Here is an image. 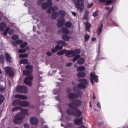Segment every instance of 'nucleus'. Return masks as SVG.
I'll return each mask as SVG.
<instances>
[{
	"mask_svg": "<svg viewBox=\"0 0 128 128\" xmlns=\"http://www.w3.org/2000/svg\"><path fill=\"white\" fill-rule=\"evenodd\" d=\"M62 31L63 33L66 34H68L69 32L68 30L65 27L62 28Z\"/></svg>",
	"mask_w": 128,
	"mask_h": 128,
	"instance_id": "29",
	"label": "nucleus"
},
{
	"mask_svg": "<svg viewBox=\"0 0 128 128\" xmlns=\"http://www.w3.org/2000/svg\"><path fill=\"white\" fill-rule=\"evenodd\" d=\"M58 23L57 24V26L58 27H61L64 24L65 20L63 16H62L60 17L58 20Z\"/></svg>",
	"mask_w": 128,
	"mask_h": 128,
	"instance_id": "7",
	"label": "nucleus"
},
{
	"mask_svg": "<svg viewBox=\"0 0 128 128\" xmlns=\"http://www.w3.org/2000/svg\"><path fill=\"white\" fill-rule=\"evenodd\" d=\"M82 118H81L80 119L75 118L74 120V122L75 124L78 125H80L82 124Z\"/></svg>",
	"mask_w": 128,
	"mask_h": 128,
	"instance_id": "17",
	"label": "nucleus"
},
{
	"mask_svg": "<svg viewBox=\"0 0 128 128\" xmlns=\"http://www.w3.org/2000/svg\"><path fill=\"white\" fill-rule=\"evenodd\" d=\"M20 112V113H21L22 115L24 116L25 115H28L29 114L28 113V110L26 109H22L21 108Z\"/></svg>",
	"mask_w": 128,
	"mask_h": 128,
	"instance_id": "18",
	"label": "nucleus"
},
{
	"mask_svg": "<svg viewBox=\"0 0 128 128\" xmlns=\"http://www.w3.org/2000/svg\"><path fill=\"white\" fill-rule=\"evenodd\" d=\"M97 106L99 108H101V107L100 104L99 102H98L97 104Z\"/></svg>",
	"mask_w": 128,
	"mask_h": 128,
	"instance_id": "62",
	"label": "nucleus"
},
{
	"mask_svg": "<svg viewBox=\"0 0 128 128\" xmlns=\"http://www.w3.org/2000/svg\"><path fill=\"white\" fill-rule=\"evenodd\" d=\"M30 121L31 124L36 125L38 123L37 118L35 117H32L30 118Z\"/></svg>",
	"mask_w": 128,
	"mask_h": 128,
	"instance_id": "13",
	"label": "nucleus"
},
{
	"mask_svg": "<svg viewBox=\"0 0 128 128\" xmlns=\"http://www.w3.org/2000/svg\"><path fill=\"white\" fill-rule=\"evenodd\" d=\"M16 44H19L22 42H23V41L22 40H19L16 41Z\"/></svg>",
	"mask_w": 128,
	"mask_h": 128,
	"instance_id": "53",
	"label": "nucleus"
},
{
	"mask_svg": "<svg viewBox=\"0 0 128 128\" xmlns=\"http://www.w3.org/2000/svg\"><path fill=\"white\" fill-rule=\"evenodd\" d=\"M85 26L86 28V30L89 32L90 29L91 27V24L89 23L86 22V23Z\"/></svg>",
	"mask_w": 128,
	"mask_h": 128,
	"instance_id": "31",
	"label": "nucleus"
},
{
	"mask_svg": "<svg viewBox=\"0 0 128 128\" xmlns=\"http://www.w3.org/2000/svg\"><path fill=\"white\" fill-rule=\"evenodd\" d=\"M90 82L92 84L93 83V80L96 82H97L98 80V77L97 76L94 74L93 73H92L90 74Z\"/></svg>",
	"mask_w": 128,
	"mask_h": 128,
	"instance_id": "10",
	"label": "nucleus"
},
{
	"mask_svg": "<svg viewBox=\"0 0 128 128\" xmlns=\"http://www.w3.org/2000/svg\"><path fill=\"white\" fill-rule=\"evenodd\" d=\"M24 118V115L21 113L19 112L15 115L14 120V122L16 124L21 123L22 122Z\"/></svg>",
	"mask_w": 128,
	"mask_h": 128,
	"instance_id": "2",
	"label": "nucleus"
},
{
	"mask_svg": "<svg viewBox=\"0 0 128 128\" xmlns=\"http://www.w3.org/2000/svg\"><path fill=\"white\" fill-rule=\"evenodd\" d=\"M62 49V46H60L58 48V46H56L54 49H52V52H55L58 50H60Z\"/></svg>",
	"mask_w": 128,
	"mask_h": 128,
	"instance_id": "26",
	"label": "nucleus"
},
{
	"mask_svg": "<svg viewBox=\"0 0 128 128\" xmlns=\"http://www.w3.org/2000/svg\"><path fill=\"white\" fill-rule=\"evenodd\" d=\"M5 55L7 61L9 62H12V58L10 55L7 53H5Z\"/></svg>",
	"mask_w": 128,
	"mask_h": 128,
	"instance_id": "22",
	"label": "nucleus"
},
{
	"mask_svg": "<svg viewBox=\"0 0 128 128\" xmlns=\"http://www.w3.org/2000/svg\"><path fill=\"white\" fill-rule=\"evenodd\" d=\"M52 3L50 0H48L46 3H44L42 5V8L43 10L45 9L48 7L52 6Z\"/></svg>",
	"mask_w": 128,
	"mask_h": 128,
	"instance_id": "9",
	"label": "nucleus"
},
{
	"mask_svg": "<svg viewBox=\"0 0 128 128\" xmlns=\"http://www.w3.org/2000/svg\"><path fill=\"white\" fill-rule=\"evenodd\" d=\"M80 56L79 55H76L73 58V62H75L76 60L78 58H80Z\"/></svg>",
	"mask_w": 128,
	"mask_h": 128,
	"instance_id": "47",
	"label": "nucleus"
},
{
	"mask_svg": "<svg viewBox=\"0 0 128 128\" xmlns=\"http://www.w3.org/2000/svg\"><path fill=\"white\" fill-rule=\"evenodd\" d=\"M80 49L76 50H69L68 52V54H69L70 56V57H72L75 55L76 54H79L80 53Z\"/></svg>",
	"mask_w": 128,
	"mask_h": 128,
	"instance_id": "8",
	"label": "nucleus"
},
{
	"mask_svg": "<svg viewBox=\"0 0 128 128\" xmlns=\"http://www.w3.org/2000/svg\"><path fill=\"white\" fill-rule=\"evenodd\" d=\"M20 101L21 100L18 99L14 100L12 103V105L14 106H16L18 105L20 106Z\"/></svg>",
	"mask_w": 128,
	"mask_h": 128,
	"instance_id": "19",
	"label": "nucleus"
},
{
	"mask_svg": "<svg viewBox=\"0 0 128 128\" xmlns=\"http://www.w3.org/2000/svg\"><path fill=\"white\" fill-rule=\"evenodd\" d=\"M90 37V36L88 34H85L84 36L85 41H87L89 39Z\"/></svg>",
	"mask_w": 128,
	"mask_h": 128,
	"instance_id": "45",
	"label": "nucleus"
},
{
	"mask_svg": "<svg viewBox=\"0 0 128 128\" xmlns=\"http://www.w3.org/2000/svg\"><path fill=\"white\" fill-rule=\"evenodd\" d=\"M58 13L56 12H54L52 14V18L54 19H56L58 16Z\"/></svg>",
	"mask_w": 128,
	"mask_h": 128,
	"instance_id": "35",
	"label": "nucleus"
},
{
	"mask_svg": "<svg viewBox=\"0 0 128 128\" xmlns=\"http://www.w3.org/2000/svg\"><path fill=\"white\" fill-rule=\"evenodd\" d=\"M24 128H30L28 124H24Z\"/></svg>",
	"mask_w": 128,
	"mask_h": 128,
	"instance_id": "56",
	"label": "nucleus"
},
{
	"mask_svg": "<svg viewBox=\"0 0 128 128\" xmlns=\"http://www.w3.org/2000/svg\"><path fill=\"white\" fill-rule=\"evenodd\" d=\"M14 32V31L13 30H10L9 32V34H12Z\"/></svg>",
	"mask_w": 128,
	"mask_h": 128,
	"instance_id": "55",
	"label": "nucleus"
},
{
	"mask_svg": "<svg viewBox=\"0 0 128 128\" xmlns=\"http://www.w3.org/2000/svg\"><path fill=\"white\" fill-rule=\"evenodd\" d=\"M106 4H108L112 3V1L111 0H108L106 1Z\"/></svg>",
	"mask_w": 128,
	"mask_h": 128,
	"instance_id": "52",
	"label": "nucleus"
},
{
	"mask_svg": "<svg viewBox=\"0 0 128 128\" xmlns=\"http://www.w3.org/2000/svg\"><path fill=\"white\" fill-rule=\"evenodd\" d=\"M84 0H77V2H75V6L80 12H82L84 8V4L82 1Z\"/></svg>",
	"mask_w": 128,
	"mask_h": 128,
	"instance_id": "4",
	"label": "nucleus"
},
{
	"mask_svg": "<svg viewBox=\"0 0 128 128\" xmlns=\"http://www.w3.org/2000/svg\"><path fill=\"white\" fill-rule=\"evenodd\" d=\"M82 103V102L80 100L77 99L75 100L73 102L69 103L68 106L69 108L75 109L80 106Z\"/></svg>",
	"mask_w": 128,
	"mask_h": 128,
	"instance_id": "1",
	"label": "nucleus"
},
{
	"mask_svg": "<svg viewBox=\"0 0 128 128\" xmlns=\"http://www.w3.org/2000/svg\"><path fill=\"white\" fill-rule=\"evenodd\" d=\"M23 88V86H21L18 87L16 89V91L18 93H24V92L22 91V89Z\"/></svg>",
	"mask_w": 128,
	"mask_h": 128,
	"instance_id": "23",
	"label": "nucleus"
},
{
	"mask_svg": "<svg viewBox=\"0 0 128 128\" xmlns=\"http://www.w3.org/2000/svg\"><path fill=\"white\" fill-rule=\"evenodd\" d=\"M62 46H64L66 44V43L65 42L63 41L62 42Z\"/></svg>",
	"mask_w": 128,
	"mask_h": 128,
	"instance_id": "63",
	"label": "nucleus"
},
{
	"mask_svg": "<svg viewBox=\"0 0 128 128\" xmlns=\"http://www.w3.org/2000/svg\"><path fill=\"white\" fill-rule=\"evenodd\" d=\"M28 56V54H20L19 55L20 58H25L27 57Z\"/></svg>",
	"mask_w": 128,
	"mask_h": 128,
	"instance_id": "37",
	"label": "nucleus"
},
{
	"mask_svg": "<svg viewBox=\"0 0 128 128\" xmlns=\"http://www.w3.org/2000/svg\"><path fill=\"white\" fill-rule=\"evenodd\" d=\"M78 81L82 82L78 84L77 85L78 87L80 88H85L88 82L87 80L86 79H80Z\"/></svg>",
	"mask_w": 128,
	"mask_h": 128,
	"instance_id": "3",
	"label": "nucleus"
},
{
	"mask_svg": "<svg viewBox=\"0 0 128 128\" xmlns=\"http://www.w3.org/2000/svg\"><path fill=\"white\" fill-rule=\"evenodd\" d=\"M66 112L68 114L70 115H74V111L72 109H68L66 111Z\"/></svg>",
	"mask_w": 128,
	"mask_h": 128,
	"instance_id": "28",
	"label": "nucleus"
},
{
	"mask_svg": "<svg viewBox=\"0 0 128 128\" xmlns=\"http://www.w3.org/2000/svg\"><path fill=\"white\" fill-rule=\"evenodd\" d=\"M4 100V97L3 96L0 95V104H2Z\"/></svg>",
	"mask_w": 128,
	"mask_h": 128,
	"instance_id": "44",
	"label": "nucleus"
},
{
	"mask_svg": "<svg viewBox=\"0 0 128 128\" xmlns=\"http://www.w3.org/2000/svg\"><path fill=\"white\" fill-rule=\"evenodd\" d=\"M5 72L10 76L11 77L14 75V72L11 68L9 66H7L5 68Z\"/></svg>",
	"mask_w": 128,
	"mask_h": 128,
	"instance_id": "6",
	"label": "nucleus"
},
{
	"mask_svg": "<svg viewBox=\"0 0 128 128\" xmlns=\"http://www.w3.org/2000/svg\"><path fill=\"white\" fill-rule=\"evenodd\" d=\"M12 44L14 46H16L17 44H16V41H13L12 42Z\"/></svg>",
	"mask_w": 128,
	"mask_h": 128,
	"instance_id": "61",
	"label": "nucleus"
},
{
	"mask_svg": "<svg viewBox=\"0 0 128 128\" xmlns=\"http://www.w3.org/2000/svg\"><path fill=\"white\" fill-rule=\"evenodd\" d=\"M11 38L13 40H16L18 39V36L17 35L14 34L12 36Z\"/></svg>",
	"mask_w": 128,
	"mask_h": 128,
	"instance_id": "43",
	"label": "nucleus"
},
{
	"mask_svg": "<svg viewBox=\"0 0 128 128\" xmlns=\"http://www.w3.org/2000/svg\"><path fill=\"white\" fill-rule=\"evenodd\" d=\"M22 91L24 92V93H22V94H26L28 92V88L26 86H23Z\"/></svg>",
	"mask_w": 128,
	"mask_h": 128,
	"instance_id": "33",
	"label": "nucleus"
},
{
	"mask_svg": "<svg viewBox=\"0 0 128 128\" xmlns=\"http://www.w3.org/2000/svg\"><path fill=\"white\" fill-rule=\"evenodd\" d=\"M68 96L70 99H74L78 97H80V96L76 95L75 93H71L69 94Z\"/></svg>",
	"mask_w": 128,
	"mask_h": 128,
	"instance_id": "16",
	"label": "nucleus"
},
{
	"mask_svg": "<svg viewBox=\"0 0 128 128\" xmlns=\"http://www.w3.org/2000/svg\"><path fill=\"white\" fill-rule=\"evenodd\" d=\"M16 98H19L20 99L24 100L27 99L28 98L27 97L24 95L20 94H17L15 96Z\"/></svg>",
	"mask_w": 128,
	"mask_h": 128,
	"instance_id": "12",
	"label": "nucleus"
},
{
	"mask_svg": "<svg viewBox=\"0 0 128 128\" xmlns=\"http://www.w3.org/2000/svg\"><path fill=\"white\" fill-rule=\"evenodd\" d=\"M43 0H39L38 2V4L39 5L41 4L42 2V1H43Z\"/></svg>",
	"mask_w": 128,
	"mask_h": 128,
	"instance_id": "58",
	"label": "nucleus"
},
{
	"mask_svg": "<svg viewBox=\"0 0 128 128\" xmlns=\"http://www.w3.org/2000/svg\"><path fill=\"white\" fill-rule=\"evenodd\" d=\"M21 108V107H20L18 106L12 109V111H14L18 110H20Z\"/></svg>",
	"mask_w": 128,
	"mask_h": 128,
	"instance_id": "50",
	"label": "nucleus"
},
{
	"mask_svg": "<svg viewBox=\"0 0 128 128\" xmlns=\"http://www.w3.org/2000/svg\"><path fill=\"white\" fill-rule=\"evenodd\" d=\"M58 15L59 14H60L62 16H64L65 14V12L64 11L62 10H60L58 12Z\"/></svg>",
	"mask_w": 128,
	"mask_h": 128,
	"instance_id": "42",
	"label": "nucleus"
},
{
	"mask_svg": "<svg viewBox=\"0 0 128 128\" xmlns=\"http://www.w3.org/2000/svg\"><path fill=\"white\" fill-rule=\"evenodd\" d=\"M76 94L77 95H78L79 96L80 95V98L81 97L82 95V92L79 91H78V93L77 94ZM79 98H80V97Z\"/></svg>",
	"mask_w": 128,
	"mask_h": 128,
	"instance_id": "54",
	"label": "nucleus"
},
{
	"mask_svg": "<svg viewBox=\"0 0 128 128\" xmlns=\"http://www.w3.org/2000/svg\"><path fill=\"white\" fill-rule=\"evenodd\" d=\"M65 25L66 27L70 28L72 24L70 22H68L66 23Z\"/></svg>",
	"mask_w": 128,
	"mask_h": 128,
	"instance_id": "39",
	"label": "nucleus"
},
{
	"mask_svg": "<svg viewBox=\"0 0 128 128\" xmlns=\"http://www.w3.org/2000/svg\"><path fill=\"white\" fill-rule=\"evenodd\" d=\"M103 27V25L102 24L100 26V27H98V34H99L100 32H101L102 30V28Z\"/></svg>",
	"mask_w": 128,
	"mask_h": 128,
	"instance_id": "48",
	"label": "nucleus"
},
{
	"mask_svg": "<svg viewBox=\"0 0 128 128\" xmlns=\"http://www.w3.org/2000/svg\"><path fill=\"white\" fill-rule=\"evenodd\" d=\"M97 12L96 11L95 12H94L93 14V16H94V17L95 16H96L97 15Z\"/></svg>",
	"mask_w": 128,
	"mask_h": 128,
	"instance_id": "60",
	"label": "nucleus"
},
{
	"mask_svg": "<svg viewBox=\"0 0 128 128\" xmlns=\"http://www.w3.org/2000/svg\"><path fill=\"white\" fill-rule=\"evenodd\" d=\"M85 69V68L84 66H80L77 67V71H83Z\"/></svg>",
	"mask_w": 128,
	"mask_h": 128,
	"instance_id": "36",
	"label": "nucleus"
},
{
	"mask_svg": "<svg viewBox=\"0 0 128 128\" xmlns=\"http://www.w3.org/2000/svg\"><path fill=\"white\" fill-rule=\"evenodd\" d=\"M85 73L82 72H79L77 74V76L80 78H84L85 77Z\"/></svg>",
	"mask_w": 128,
	"mask_h": 128,
	"instance_id": "21",
	"label": "nucleus"
},
{
	"mask_svg": "<svg viewBox=\"0 0 128 128\" xmlns=\"http://www.w3.org/2000/svg\"><path fill=\"white\" fill-rule=\"evenodd\" d=\"M30 6L28 7L29 12L30 14H32L34 12V9L33 7V6H32V4H31L30 3V4H28V6Z\"/></svg>",
	"mask_w": 128,
	"mask_h": 128,
	"instance_id": "20",
	"label": "nucleus"
},
{
	"mask_svg": "<svg viewBox=\"0 0 128 128\" xmlns=\"http://www.w3.org/2000/svg\"><path fill=\"white\" fill-rule=\"evenodd\" d=\"M93 3L92 2L90 4H88V8H90L92 7L93 5Z\"/></svg>",
	"mask_w": 128,
	"mask_h": 128,
	"instance_id": "57",
	"label": "nucleus"
},
{
	"mask_svg": "<svg viewBox=\"0 0 128 128\" xmlns=\"http://www.w3.org/2000/svg\"><path fill=\"white\" fill-rule=\"evenodd\" d=\"M46 54L48 56H51L52 54L51 52H47L46 53Z\"/></svg>",
	"mask_w": 128,
	"mask_h": 128,
	"instance_id": "59",
	"label": "nucleus"
},
{
	"mask_svg": "<svg viewBox=\"0 0 128 128\" xmlns=\"http://www.w3.org/2000/svg\"><path fill=\"white\" fill-rule=\"evenodd\" d=\"M6 87L5 85L4 86L1 83H0V92H2L4 90Z\"/></svg>",
	"mask_w": 128,
	"mask_h": 128,
	"instance_id": "38",
	"label": "nucleus"
},
{
	"mask_svg": "<svg viewBox=\"0 0 128 128\" xmlns=\"http://www.w3.org/2000/svg\"><path fill=\"white\" fill-rule=\"evenodd\" d=\"M20 63L21 64H26L28 63V61L27 59H23L20 60Z\"/></svg>",
	"mask_w": 128,
	"mask_h": 128,
	"instance_id": "34",
	"label": "nucleus"
},
{
	"mask_svg": "<svg viewBox=\"0 0 128 128\" xmlns=\"http://www.w3.org/2000/svg\"><path fill=\"white\" fill-rule=\"evenodd\" d=\"M68 51H69V50H63L58 52L57 53V54L58 56L61 55L63 54L64 53H66V55L67 57H70V56H69V54H68Z\"/></svg>",
	"mask_w": 128,
	"mask_h": 128,
	"instance_id": "11",
	"label": "nucleus"
},
{
	"mask_svg": "<svg viewBox=\"0 0 128 128\" xmlns=\"http://www.w3.org/2000/svg\"><path fill=\"white\" fill-rule=\"evenodd\" d=\"M26 68L27 69L30 70H32V69L33 68V66L32 65H27L25 66Z\"/></svg>",
	"mask_w": 128,
	"mask_h": 128,
	"instance_id": "41",
	"label": "nucleus"
},
{
	"mask_svg": "<svg viewBox=\"0 0 128 128\" xmlns=\"http://www.w3.org/2000/svg\"><path fill=\"white\" fill-rule=\"evenodd\" d=\"M28 44V43L26 42H24V43L21 44L20 45V46L21 48H23L26 47Z\"/></svg>",
	"mask_w": 128,
	"mask_h": 128,
	"instance_id": "40",
	"label": "nucleus"
},
{
	"mask_svg": "<svg viewBox=\"0 0 128 128\" xmlns=\"http://www.w3.org/2000/svg\"><path fill=\"white\" fill-rule=\"evenodd\" d=\"M26 51V49H20L18 50V52L20 53H25Z\"/></svg>",
	"mask_w": 128,
	"mask_h": 128,
	"instance_id": "46",
	"label": "nucleus"
},
{
	"mask_svg": "<svg viewBox=\"0 0 128 128\" xmlns=\"http://www.w3.org/2000/svg\"><path fill=\"white\" fill-rule=\"evenodd\" d=\"M76 108L74 109L75 110L74 115L76 117H79L80 116L81 114V112L79 110Z\"/></svg>",
	"mask_w": 128,
	"mask_h": 128,
	"instance_id": "14",
	"label": "nucleus"
},
{
	"mask_svg": "<svg viewBox=\"0 0 128 128\" xmlns=\"http://www.w3.org/2000/svg\"><path fill=\"white\" fill-rule=\"evenodd\" d=\"M62 39L66 41H68L70 39L68 36L66 35H63L62 36Z\"/></svg>",
	"mask_w": 128,
	"mask_h": 128,
	"instance_id": "32",
	"label": "nucleus"
},
{
	"mask_svg": "<svg viewBox=\"0 0 128 128\" xmlns=\"http://www.w3.org/2000/svg\"><path fill=\"white\" fill-rule=\"evenodd\" d=\"M71 12L72 14V15H74V16H76V14L75 12H73L72 11H71Z\"/></svg>",
	"mask_w": 128,
	"mask_h": 128,
	"instance_id": "64",
	"label": "nucleus"
},
{
	"mask_svg": "<svg viewBox=\"0 0 128 128\" xmlns=\"http://www.w3.org/2000/svg\"><path fill=\"white\" fill-rule=\"evenodd\" d=\"M32 70H24L23 71V73L24 75L26 76H29L30 75V72L32 71Z\"/></svg>",
	"mask_w": 128,
	"mask_h": 128,
	"instance_id": "30",
	"label": "nucleus"
},
{
	"mask_svg": "<svg viewBox=\"0 0 128 128\" xmlns=\"http://www.w3.org/2000/svg\"><path fill=\"white\" fill-rule=\"evenodd\" d=\"M6 24L4 22H2L0 24V30L3 31L6 27Z\"/></svg>",
	"mask_w": 128,
	"mask_h": 128,
	"instance_id": "25",
	"label": "nucleus"
},
{
	"mask_svg": "<svg viewBox=\"0 0 128 128\" xmlns=\"http://www.w3.org/2000/svg\"><path fill=\"white\" fill-rule=\"evenodd\" d=\"M85 62L84 59L82 58L79 59L77 61V63L81 65L83 64Z\"/></svg>",
	"mask_w": 128,
	"mask_h": 128,
	"instance_id": "27",
	"label": "nucleus"
},
{
	"mask_svg": "<svg viewBox=\"0 0 128 128\" xmlns=\"http://www.w3.org/2000/svg\"><path fill=\"white\" fill-rule=\"evenodd\" d=\"M55 8L53 7H51L47 10V12L48 13H51L52 12H54V10H57L58 9L56 6H55Z\"/></svg>",
	"mask_w": 128,
	"mask_h": 128,
	"instance_id": "24",
	"label": "nucleus"
},
{
	"mask_svg": "<svg viewBox=\"0 0 128 128\" xmlns=\"http://www.w3.org/2000/svg\"><path fill=\"white\" fill-rule=\"evenodd\" d=\"M4 56L2 55H0V62L2 63L4 62Z\"/></svg>",
	"mask_w": 128,
	"mask_h": 128,
	"instance_id": "49",
	"label": "nucleus"
},
{
	"mask_svg": "<svg viewBox=\"0 0 128 128\" xmlns=\"http://www.w3.org/2000/svg\"><path fill=\"white\" fill-rule=\"evenodd\" d=\"M33 79V77L30 76L26 77L24 80V82L25 84L29 86H31L32 85V81Z\"/></svg>",
	"mask_w": 128,
	"mask_h": 128,
	"instance_id": "5",
	"label": "nucleus"
},
{
	"mask_svg": "<svg viewBox=\"0 0 128 128\" xmlns=\"http://www.w3.org/2000/svg\"><path fill=\"white\" fill-rule=\"evenodd\" d=\"M62 40H59L57 42V43L58 44V45H57L56 46H58V48L60 46H62H62H60V44H62Z\"/></svg>",
	"mask_w": 128,
	"mask_h": 128,
	"instance_id": "51",
	"label": "nucleus"
},
{
	"mask_svg": "<svg viewBox=\"0 0 128 128\" xmlns=\"http://www.w3.org/2000/svg\"><path fill=\"white\" fill-rule=\"evenodd\" d=\"M30 103L29 102L26 101H20V106L23 107H27L29 106Z\"/></svg>",
	"mask_w": 128,
	"mask_h": 128,
	"instance_id": "15",
	"label": "nucleus"
}]
</instances>
